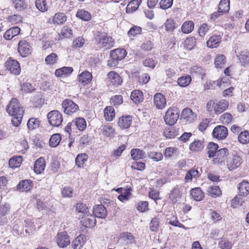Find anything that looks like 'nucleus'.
Here are the masks:
<instances>
[{"label": "nucleus", "instance_id": "1", "mask_svg": "<svg viewBox=\"0 0 249 249\" xmlns=\"http://www.w3.org/2000/svg\"><path fill=\"white\" fill-rule=\"evenodd\" d=\"M94 38L97 48L107 50L113 46V39L105 32H98Z\"/></svg>", "mask_w": 249, "mask_h": 249}, {"label": "nucleus", "instance_id": "2", "mask_svg": "<svg viewBox=\"0 0 249 249\" xmlns=\"http://www.w3.org/2000/svg\"><path fill=\"white\" fill-rule=\"evenodd\" d=\"M179 111L176 107H169L166 112L164 120L167 124L174 125L178 121L179 117Z\"/></svg>", "mask_w": 249, "mask_h": 249}, {"label": "nucleus", "instance_id": "3", "mask_svg": "<svg viewBox=\"0 0 249 249\" xmlns=\"http://www.w3.org/2000/svg\"><path fill=\"white\" fill-rule=\"evenodd\" d=\"M47 118L49 124L53 126L58 127L63 122L62 114L56 110L49 112L47 114Z\"/></svg>", "mask_w": 249, "mask_h": 249}, {"label": "nucleus", "instance_id": "4", "mask_svg": "<svg viewBox=\"0 0 249 249\" xmlns=\"http://www.w3.org/2000/svg\"><path fill=\"white\" fill-rule=\"evenodd\" d=\"M6 111L11 116L18 115L19 111L24 114V110L17 99L13 98L6 107Z\"/></svg>", "mask_w": 249, "mask_h": 249}, {"label": "nucleus", "instance_id": "5", "mask_svg": "<svg viewBox=\"0 0 249 249\" xmlns=\"http://www.w3.org/2000/svg\"><path fill=\"white\" fill-rule=\"evenodd\" d=\"M242 162L241 156L236 152L232 153L228 159L227 166L229 170H234L238 167Z\"/></svg>", "mask_w": 249, "mask_h": 249}, {"label": "nucleus", "instance_id": "6", "mask_svg": "<svg viewBox=\"0 0 249 249\" xmlns=\"http://www.w3.org/2000/svg\"><path fill=\"white\" fill-rule=\"evenodd\" d=\"M6 69L15 75H18L21 71L19 62L12 58H9L5 63Z\"/></svg>", "mask_w": 249, "mask_h": 249}, {"label": "nucleus", "instance_id": "7", "mask_svg": "<svg viewBox=\"0 0 249 249\" xmlns=\"http://www.w3.org/2000/svg\"><path fill=\"white\" fill-rule=\"evenodd\" d=\"M64 112L65 114L71 115L79 110V107L72 101L69 99H66L62 104Z\"/></svg>", "mask_w": 249, "mask_h": 249}, {"label": "nucleus", "instance_id": "8", "mask_svg": "<svg viewBox=\"0 0 249 249\" xmlns=\"http://www.w3.org/2000/svg\"><path fill=\"white\" fill-rule=\"evenodd\" d=\"M18 51L22 57H25L31 54L32 48L29 42L23 40L19 42Z\"/></svg>", "mask_w": 249, "mask_h": 249}, {"label": "nucleus", "instance_id": "9", "mask_svg": "<svg viewBox=\"0 0 249 249\" xmlns=\"http://www.w3.org/2000/svg\"><path fill=\"white\" fill-rule=\"evenodd\" d=\"M56 241L59 247L65 248L70 244V237L66 232L58 233L56 236Z\"/></svg>", "mask_w": 249, "mask_h": 249}, {"label": "nucleus", "instance_id": "10", "mask_svg": "<svg viewBox=\"0 0 249 249\" xmlns=\"http://www.w3.org/2000/svg\"><path fill=\"white\" fill-rule=\"evenodd\" d=\"M228 134V129L224 125H218L216 126L213 131V137L219 140L225 139Z\"/></svg>", "mask_w": 249, "mask_h": 249}, {"label": "nucleus", "instance_id": "11", "mask_svg": "<svg viewBox=\"0 0 249 249\" xmlns=\"http://www.w3.org/2000/svg\"><path fill=\"white\" fill-rule=\"evenodd\" d=\"M113 190L120 194L118 198L122 202L128 200L131 196V188H118L116 189H113Z\"/></svg>", "mask_w": 249, "mask_h": 249}, {"label": "nucleus", "instance_id": "12", "mask_svg": "<svg viewBox=\"0 0 249 249\" xmlns=\"http://www.w3.org/2000/svg\"><path fill=\"white\" fill-rule=\"evenodd\" d=\"M181 116L186 122L190 123L196 120L197 115L191 108L187 107L183 109Z\"/></svg>", "mask_w": 249, "mask_h": 249}, {"label": "nucleus", "instance_id": "13", "mask_svg": "<svg viewBox=\"0 0 249 249\" xmlns=\"http://www.w3.org/2000/svg\"><path fill=\"white\" fill-rule=\"evenodd\" d=\"M107 80L109 84L118 86L121 84L123 80L120 76L114 71H111L107 75Z\"/></svg>", "mask_w": 249, "mask_h": 249}, {"label": "nucleus", "instance_id": "14", "mask_svg": "<svg viewBox=\"0 0 249 249\" xmlns=\"http://www.w3.org/2000/svg\"><path fill=\"white\" fill-rule=\"evenodd\" d=\"M229 155V151L227 148H221L217 150L214 157L213 161L215 163H220L225 160L227 156Z\"/></svg>", "mask_w": 249, "mask_h": 249}, {"label": "nucleus", "instance_id": "15", "mask_svg": "<svg viewBox=\"0 0 249 249\" xmlns=\"http://www.w3.org/2000/svg\"><path fill=\"white\" fill-rule=\"evenodd\" d=\"M154 103L158 109H162L166 105V100L162 94L157 93L154 95Z\"/></svg>", "mask_w": 249, "mask_h": 249}, {"label": "nucleus", "instance_id": "16", "mask_svg": "<svg viewBox=\"0 0 249 249\" xmlns=\"http://www.w3.org/2000/svg\"><path fill=\"white\" fill-rule=\"evenodd\" d=\"M93 213L94 216L101 218H105L107 215V209L102 204L94 206L93 208Z\"/></svg>", "mask_w": 249, "mask_h": 249}, {"label": "nucleus", "instance_id": "17", "mask_svg": "<svg viewBox=\"0 0 249 249\" xmlns=\"http://www.w3.org/2000/svg\"><path fill=\"white\" fill-rule=\"evenodd\" d=\"M178 26L176 21L171 18H167L162 25L166 32L168 33H173Z\"/></svg>", "mask_w": 249, "mask_h": 249}, {"label": "nucleus", "instance_id": "18", "mask_svg": "<svg viewBox=\"0 0 249 249\" xmlns=\"http://www.w3.org/2000/svg\"><path fill=\"white\" fill-rule=\"evenodd\" d=\"M46 167L45 160L43 158H38L35 162L34 170L37 174H41L45 170Z\"/></svg>", "mask_w": 249, "mask_h": 249}, {"label": "nucleus", "instance_id": "19", "mask_svg": "<svg viewBox=\"0 0 249 249\" xmlns=\"http://www.w3.org/2000/svg\"><path fill=\"white\" fill-rule=\"evenodd\" d=\"M229 103L228 101L222 99L215 103V113L217 114L223 112L228 109Z\"/></svg>", "mask_w": 249, "mask_h": 249}, {"label": "nucleus", "instance_id": "20", "mask_svg": "<svg viewBox=\"0 0 249 249\" xmlns=\"http://www.w3.org/2000/svg\"><path fill=\"white\" fill-rule=\"evenodd\" d=\"M126 52L123 49H116L110 52V56L115 58L118 61L124 59L126 55Z\"/></svg>", "mask_w": 249, "mask_h": 249}, {"label": "nucleus", "instance_id": "21", "mask_svg": "<svg viewBox=\"0 0 249 249\" xmlns=\"http://www.w3.org/2000/svg\"><path fill=\"white\" fill-rule=\"evenodd\" d=\"M73 71V68L71 67H63L57 69L55 71V74L57 77H65L70 75Z\"/></svg>", "mask_w": 249, "mask_h": 249}, {"label": "nucleus", "instance_id": "22", "mask_svg": "<svg viewBox=\"0 0 249 249\" xmlns=\"http://www.w3.org/2000/svg\"><path fill=\"white\" fill-rule=\"evenodd\" d=\"M222 37L220 36L213 35L207 42V46L211 48H217L221 41Z\"/></svg>", "mask_w": 249, "mask_h": 249}, {"label": "nucleus", "instance_id": "23", "mask_svg": "<svg viewBox=\"0 0 249 249\" xmlns=\"http://www.w3.org/2000/svg\"><path fill=\"white\" fill-rule=\"evenodd\" d=\"M82 225L87 228H92L96 224V219L95 216L91 214H88L81 221Z\"/></svg>", "mask_w": 249, "mask_h": 249}, {"label": "nucleus", "instance_id": "24", "mask_svg": "<svg viewBox=\"0 0 249 249\" xmlns=\"http://www.w3.org/2000/svg\"><path fill=\"white\" fill-rule=\"evenodd\" d=\"M86 242V237L84 235L80 234L72 242L73 249H82Z\"/></svg>", "mask_w": 249, "mask_h": 249}, {"label": "nucleus", "instance_id": "25", "mask_svg": "<svg viewBox=\"0 0 249 249\" xmlns=\"http://www.w3.org/2000/svg\"><path fill=\"white\" fill-rule=\"evenodd\" d=\"M67 19L66 15L63 13L58 12L53 16V23L56 25H61L64 23Z\"/></svg>", "mask_w": 249, "mask_h": 249}, {"label": "nucleus", "instance_id": "26", "mask_svg": "<svg viewBox=\"0 0 249 249\" xmlns=\"http://www.w3.org/2000/svg\"><path fill=\"white\" fill-rule=\"evenodd\" d=\"M20 31L18 27H14L7 30L4 33L3 36L7 40H10L14 36L18 35Z\"/></svg>", "mask_w": 249, "mask_h": 249}, {"label": "nucleus", "instance_id": "27", "mask_svg": "<svg viewBox=\"0 0 249 249\" xmlns=\"http://www.w3.org/2000/svg\"><path fill=\"white\" fill-rule=\"evenodd\" d=\"M132 122V117L130 116H122L118 121V125L122 128H128Z\"/></svg>", "mask_w": 249, "mask_h": 249}, {"label": "nucleus", "instance_id": "28", "mask_svg": "<svg viewBox=\"0 0 249 249\" xmlns=\"http://www.w3.org/2000/svg\"><path fill=\"white\" fill-rule=\"evenodd\" d=\"M190 194L193 198L196 201L201 200L204 196V194L201 190V188H193Z\"/></svg>", "mask_w": 249, "mask_h": 249}, {"label": "nucleus", "instance_id": "29", "mask_svg": "<svg viewBox=\"0 0 249 249\" xmlns=\"http://www.w3.org/2000/svg\"><path fill=\"white\" fill-rule=\"evenodd\" d=\"M141 3L142 0H131L127 5L126 8V13H131L136 11Z\"/></svg>", "mask_w": 249, "mask_h": 249}, {"label": "nucleus", "instance_id": "30", "mask_svg": "<svg viewBox=\"0 0 249 249\" xmlns=\"http://www.w3.org/2000/svg\"><path fill=\"white\" fill-rule=\"evenodd\" d=\"M92 78V74L89 71H85L79 75V81L84 84H87L90 82Z\"/></svg>", "mask_w": 249, "mask_h": 249}, {"label": "nucleus", "instance_id": "31", "mask_svg": "<svg viewBox=\"0 0 249 249\" xmlns=\"http://www.w3.org/2000/svg\"><path fill=\"white\" fill-rule=\"evenodd\" d=\"M72 123L80 131L84 130L87 127V122L82 117H78L72 121Z\"/></svg>", "mask_w": 249, "mask_h": 249}, {"label": "nucleus", "instance_id": "32", "mask_svg": "<svg viewBox=\"0 0 249 249\" xmlns=\"http://www.w3.org/2000/svg\"><path fill=\"white\" fill-rule=\"evenodd\" d=\"M115 115V110L111 106H107L104 109V117L107 121H111Z\"/></svg>", "mask_w": 249, "mask_h": 249}, {"label": "nucleus", "instance_id": "33", "mask_svg": "<svg viewBox=\"0 0 249 249\" xmlns=\"http://www.w3.org/2000/svg\"><path fill=\"white\" fill-rule=\"evenodd\" d=\"M120 239L127 245L133 244L135 242L134 236L131 233L128 232L122 233L121 234Z\"/></svg>", "mask_w": 249, "mask_h": 249}, {"label": "nucleus", "instance_id": "34", "mask_svg": "<svg viewBox=\"0 0 249 249\" xmlns=\"http://www.w3.org/2000/svg\"><path fill=\"white\" fill-rule=\"evenodd\" d=\"M130 98L135 104L139 103L143 100V94L141 91L135 90L131 92Z\"/></svg>", "mask_w": 249, "mask_h": 249}, {"label": "nucleus", "instance_id": "35", "mask_svg": "<svg viewBox=\"0 0 249 249\" xmlns=\"http://www.w3.org/2000/svg\"><path fill=\"white\" fill-rule=\"evenodd\" d=\"M194 23L193 21L189 20L184 22L181 28V31L184 34H189L194 29Z\"/></svg>", "mask_w": 249, "mask_h": 249}, {"label": "nucleus", "instance_id": "36", "mask_svg": "<svg viewBox=\"0 0 249 249\" xmlns=\"http://www.w3.org/2000/svg\"><path fill=\"white\" fill-rule=\"evenodd\" d=\"M226 63V57L223 54H218L214 59L215 67L217 68H222Z\"/></svg>", "mask_w": 249, "mask_h": 249}, {"label": "nucleus", "instance_id": "37", "mask_svg": "<svg viewBox=\"0 0 249 249\" xmlns=\"http://www.w3.org/2000/svg\"><path fill=\"white\" fill-rule=\"evenodd\" d=\"M131 156L133 160H138L145 158V154L142 150L136 148L131 150Z\"/></svg>", "mask_w": 249, "mask_h": 249}, {"label": "nucleus", "instance_id": "38", "mask_svg": "<svg viewBox=\"0 0 249 249\" xmlns=\"http://www.w3.org/2000/svg\"><path fill=\"white\" fill-rule=\"evenodd\" d=\"M204 148L203 142L200 140L195 141L190 145V149L193 152L201 151Z\"/></svg>", "mask_w": 249, "mask_h": 249}, {"label": "nucleus", "instance_id": "39", "mask_svg": "<svg viewBox=\"0 0 249 249\" xmlns=\"http://www.w3.org/2000/svg\"><path fill=\"white\" fill-rule=\"evenodd\" d=\"M76 16L84 21H89L91 18L90 14L84 9L79 10L77 12Z\"/></svg>", "mask_w": 249, "mask_h": 249}, {"label": "nucleus", "instance_id": "40", "mask_svg": "<svg viewBox=\"0 0 249 249\" xmlns=\"http://www.w3.org/2000/svg\"><path fill=\"white\" fill-rule=\"evenodd\" d=\"M22 158L21 156H16L11 158L9 161V165L12 168L18 167L22 162Z\"/></svg>", "mask_w": 249, "mask_h": 249}, {"label": "nucleus", "instance_id": "41", "mask_svg": "<svg viewBox=\"0 0 249 249\" xmlns=\"http://www.w3.org/2000/svg\"><path fill=\"white\" fill-rule=\"evenodd\" d=\"M88 155L86 154H81L77 156L75 163L78 167H83L88 159Z\"/></svg>", "mask_w": 249, "mask_h": 249}, {"label": "nucleus", "instance_id": "42", "mask_svg": "<svg viewBox=\"0 0 249 249\" xmlns=\"http://www.w3.org/2000/svg\"><path fill=\"white\" fill-rule=\"evenodd\" d=\"M238 142L242 144H246L249 142V131L245 130L241 132L238 137Z\"/></svg>", "mask_w": 249, "mask_h": 249}, {"label": "nucleus", "instance_id": "43", "mask_svg": "<svg viewBox=\"0 0 249 249\" xmlns=\"http://www.w3.org/2000/svg\"><path fill=\"white\" fill-rule=\"evenodd\" d=\"M61 140V136L59 133L53 134L50 138L49 142L50 146L55 147L57 146Z\"/></svg>", "mask_w": 249, "mask_h": 249}, {"label": "nucleus", "instance_id": "44", "mask_svg": "<svg viewBox=\"0 0 249 249\" xmlns=\"http://www.w3.org/2000/svg\"><path fill=\"white\" fill-rule=\"evenodd\" d=\"M198 171L195 169H191L189 170L185 177L186 181H191L193 178H196L198 177Z\"/></svg>", "mask_w": 249, "mask_h": 249}, {"label": "nucleus", "instance_id": "45", "mask_svg": "<svg viewBox=\"0 0 249 249\" xmlns=\"http://www.w3.org/2000/svg\"><path fill=\"white\" fill-rule=\"evenodd\" d=\"M196 44V39L194 36L187 38L184 41V46L189 50L194 48Z\"/></svg>", "mask_w": 249, "mask_h": 249}, {"label": "nucleus", "instance_id": "46", "mask_svg": "<svg viewBox=\"0 0 249 249\" xmlns=\"http://www.w3.org/2000/svg\"><path fill=\"white\" fill-rule=\"evenodd\" d=\"M192 78L190 75L182 76L178 80V84L182 87H187L191 82Z\"/></svg>", "mask_w": 249, "mask_h": 249}, {"label": "nucleus", "instance_id": "47", "mask_svg": "<svg viewBox=\"0 0 249 249\" xmlns=\"http://www.w3.org/2000/svg\"><path fill=\"white\" fill-rule=\"evenodd\" d=\"M218 9L220 12L226 13L230 9V0H221L219 4Z\"/></svg>", "mask_w": 249, "mask_h": 249}, {"label": "nucleus", "instance_id": "48", "mask_svg": "<svg viewBox=\"0 0 249 249\" xmlns=\"http://www.w3.org/2000/svg\"><path fill=\"white\" fill-rule=\"evenodd\" d=\"M148 157L155 161L161 160L163 158L162 154L161 152L150 151L148 153Z\"/></svg>", "mask_w": 249, "mask_h": 249}, {"label": "nucleus", "instance_id": "49", "mask_svg": "<svg viewBox=\"0 0 249 249\" xmlns=\"http://www.w3.org/2000/svg\"><path fill=\"white\" fill-rule=\"evenodd\" d=\"M36 6L41 12H45L48 10V6L46 0H36Z\"/></svg>", "mask_w": 249, "mask_h": 249}, {"label": "nucleus", "instance_id": "50", "mask_svg": "<svg viewBox=\"0 0 249 249\" xmlns=\"http://www.w3.org/2000/svg\"><path fill=\"white\" fill-rule=\"evenodd\" d=\"M178 148L175 147H167L164 153L165 158H170L173 156L174 155L178 153Z\"/></svg>", "mask_w": 249, "mask_h": 249}, {"label": "nucleus", "instance_id": "51", "mask_svg": "<svg viewBox=\"0 0 249 249\" xmlns=\"http://www.w3.org/2000/svg\"><path fill=\"white\" fill-rule=\"evenodd\" d=\"M218 148V146L217 144L213 142H210L208 146V154L209 157L211 158L214 157Z\"/></svg>", "mask_w": 249, "mask_h": 249}, {"label": "nucleus", "instance_id": "52", "mask_svg": "<svg viewBox=\"0 0 249 249\" xmlns=\"http://www.w3.org/2000/svg\"><path fill=\"white\" fill-rule=\"evenodd\" d=\"M60 36L62 37L70 38L72 36V30L68 26H64L61 30Z\"/></svg>", "mask_w": 249, "mask_h": 249}, {"label": "nucleus", "instance_id": "53", "mask_svg": "<svg viewBox=\"0 0 249 249\" xmlns=\"http://www.w3.org/2000/svg\"><path fill=\"white\" fill-rule=\"evenodd\" d=\"M232 120V115L228 112L222 114L220 118V120L223 124H229L231 123Z\"/></svg>", "mask_w": 249, "mask_h": 249}, {"label": "nucleus", "instance_id": "54", "mask_svg": "<svg viewBox=\"0 0 249 249\" xmlns=\"http://www.w3.org/2000/svg\"><path fill=\"white\" fill-rule=\"evenodd\" d=\"M57 54L55 53H52L46 57L45 61L47 64L53 65L57 62Z\"/></svg>", "mask_w": 249, "mask_h": 249}, {"label": "nucleus", "instance_id": "55", "mask_svg": "<svg viewBox=\"0 0 249 249\" xmlns=\"http://www.w3.org/2000/svg\"><path fill=\"white\" fill-rule=\"evenodd\" d=\"M39 121L37 119H30L27 123L28 128L30 130L34 129L38 127Z\"/></svg>", "mask_w": 249, "mask_h": 249}, {"label": "nucleus", "instance_id": "56", "mask_svg": "<svg viewBox=\"0 0 249 249\" xmlns=\"http://www.w3.org/2000/svg\"><path fill=\"white\" fill-rule=\"evenodd\" d=\"M23 114L20 111L18 115H13V119L12 120V124L15 126H18L21 122Z\"/></svg>", "mask_w": 249, "mask_h": 249}, {"label": "nucleus", "instance_id": "57", "mask_svg": "<svg viewBox=\"0 0 249 249\" xmlns=\"http://www.w3.org/2000/svg\"><path fill=\"white\" fill-rule=\"evenodd\" d=\"M207 192L209 195L213 197L219 196L222 194L220 188H208Z\"/></svg>", "mask_w": 249, "mask_h": 249}, {"label": "nucleus", "instance_id": "58", "mask_svg": "<svg viewBox=\"0 0 249 249\" xmlns=\"http://www.w3.org/2000/svg\"><path fill=\"white\" fill-rule=\"evenodd\" d=\"M159 220L158 218L156 217L153 218L149 225L150 230L153 232H157L159 230Z\"/></svg>", "mask_w": 249, "mask_h": 249}, {"label": "nucleus", "instance_id": "59", "mask_svg": "<svg viewBox=\"0 0 249 249\" xmlns=\"http://www.w3.org/2000/svg\"><path fill=\"white\" fill-rule=\"evenodd\" d=\"M141 32L142 29L141 27L134 26L128 32V36L129 37H134L136 35L141 34Z\"/></svg>", "mask_w": 249, "mask_h": 249}, {"label": "nucleus", "instance_id": "60", "mask_svg": "<svg viewBox=\"0 0 249 249\" xmlns=\"http://www.w3.org/2000/svg\"><path fill=\"white\" fill-rule=\"evenodd\" d=\"M12 1L18 10H23L26 7L24 0H12Z\"/></svg>", "mask_w": 249, "mask_h": 249}, {"label": "nucleus", "instance_id": "61", "mask_svg": "<svg viewBox=\"0 0 249 249\" xmlns=\"http://www.w3.org/2000/svg\"><path fill=\"white\" fill-rule=\"evenodd\" d=\"M102 131L103 134L107 137L112 136L114 132V129L110 125L104 126L102 129Z\"/></svg>", "mask_w": 249, "mask_h": 249}, {"label": "nucleus", "instance_id": "62", "mask_svg": "<svg viewBox=\"0 0 249 249\" xmlns=\"http://www.w3.org/2000/svg\"><path fill=\"white\" fill-rule=\"evenodd\" d=\"M76 209L79 213L84 214H87L89 212L88 207L86 204L80 202L77 203Z\"/></svg>", "mask_w": 249, "mask_h": 249}, {"label": "nucleus", "instance_id": "63", "mask_svg": "<svg viewBox=\"0 0 249 249\" xmlns=\"http://www.w3.org/2000/svg\"><path fill=\"white\" fill-rule=\"evenodd\" d=\"M239 61L242 65L247 66L249 65V53H245L241 54L239 57Z\"/></svg>", "mask_w": 249, "mask_h": 249}, {"label": "nucleus", "instance_id": "64", "mask_svg": "<svg viewBox=\"0 0 249 249\" xmlns=\"http://www.w3.org/2000/svg\"><path fill=\"white\" fill-rule=\"evenodd\" d=\"M35 206L39 210H47L49 205L47 202H43L39 200H37Z\"/></svg>", "mask_w": 249, "mask_h": 249}]
</instances>
